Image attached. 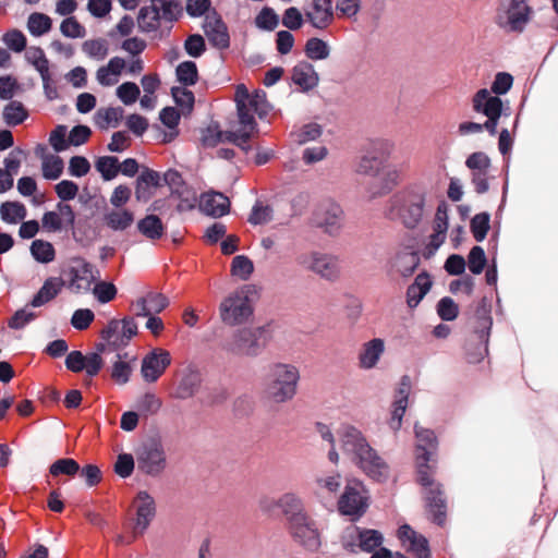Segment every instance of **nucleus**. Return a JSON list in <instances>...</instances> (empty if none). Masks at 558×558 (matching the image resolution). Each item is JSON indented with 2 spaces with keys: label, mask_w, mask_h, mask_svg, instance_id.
I'll list each match as a JSON object with an SVG mask.
<instances>
[{
  "label": "nucleus",
  "mask_w": 558,
  "mask_h": 558,
  "mask_svg": "<svg viewBox=\"0 0 558 558\" xmlns=\"http://www.w3.org/2000/svg\"><path fill=\"white\" fill-rule=\"evenodd\" d=\"M319 436L329 445L328 460L337 465L340 456L339 448L364 474L368 477L380 481L383 476L384 462L380 454L369 445L365 436L352 425H341L332 433L329 426L318 424Z\"/></svg>",
  "instance_id": "1"
},
{
  "label": "nucleus",
  "mask_w": 558,
  "mask_h": 558,
  "mask_svg": "<svg viewBox=\"0 0 558 558\" xmlns=\"http://www.w3.org/2000/svg\"><path fill=\"white\" fill-rule=\"evenodd\" d=\"M300 380L296 366L286 363L274 364L268 372L264 395L272 403H286L294 398Z\"/></svg>",
  "instance_id": "2"
},
{
  "label": "nucleus",
  "mask_w": 558,
  "mask_h": 558,
  "mask_svg": "<svg viewBox=\"0 0 558 558\" xmlns=\"http://www.w3.org/2000/svg\"><path fill=\"white\" fill-rule=\"evenodd\" d=\"M253 289L243 286L229 293L219 304V317L225 325L239 326L247 323L254 314Z\"/></svg>",
  "instance_id": "3"
},
{
  "label": "nucleus",
  "mask_w": 558,
  "mask_h": 558,
  "mask_svg": "<svg viewBox=\"0 0 558 558\" xmlns=\"http://www.w3.org/2000/svg\"><path fill=\"white\" fill-rule=\"evenodd\" d=\"M234 101L236 104L239 121L242 125L241 132H250L251 136L255 129L253 113L262 117L268 112L269 106L266 95L263 90L250 93L244 84H239L235 87Z\"/></svg>",
  "instance_id": "4"
},
{
  "label": "nucleus",
  "mask_w": 558,
  "mask_h": 558,
  "mask_svg": "<svg viewBox=\"0 0 558 558\" xmlns=\"http://www.w3.org/2000/svg\"><path fill=\"white\" fill-rule=\"evenodd\" d=\"M531 13L526 0H499L496 24L507 33H522Z\"/></svg>",
  "instance_id": "5"
},
{
  "label": "nucleus",
  "mask_w": 558,
  "mask_h": 558,
  "mask_svg": "<svg viewBox=\"0 0 558 558\" xmlns=\"http://www.w3.org/2000/svg\"><path fill=\"white\" fill-rule=\"evenodd\" d=\"M476 317L478 326L464 343L465 359L471 364L480 363L488 352V338L493 325L489 312L477 308Z\"/></svg>",
  "instance_id": "6"
},
{
  "label": "nucleus",
  "mask_w": 558,
  "mask_h": 558,
  "mask_svg": "<svg viewBox=\"0 0 558 558\" xmlns=\"http://www.w3.org/2000/svg\"><path fill=\"white\" fill-rule=\"evenodd\" d=\"M298 263L305 270L311 271L327 281H337L341 276V266L338 256L319 251L301 254Z\"/></svg>",
  "instance_id": "7"
},
{
  "label": "nucleus",
  "mask_w": 558,
  "mask_h": 558,
  "mask_svg": "<svg viewBox=\"0 0 558 558\" xmlns=\"http://www.w3.org/2000/svg\"><path fill=\"white\" fill-rule=\"evenodd\" d=\"M424 195L414 192H402L393 197L391 211L401 219L402 223L414 229L424 215Z\"/></svg>",
  "instance_id": "8"
},
{
  "label": "nucleus",
  "mask_w": 558,
  "mask_h": 558,
  "mask_svg": "<svg viewBox=\"0 0 558 558\" xmlns=\"http://www.w3.org/2000/svg\"><path fill=\"white\" fill-rule=\"evenodd\" d=\"M369 497L362 483L349 482L337 501L338 511L352 520L361 518L367 510Z\"/></svg>",
  "instance_id": "9"
},
{
  "label": "nucleus",
  "mask_w": 558,
  "mask_h": 558,
  "mask_svg": "<svg viewBox=\"0 0 558 558\" xmlns=\"http://www.w3.org/2000/svg\"><path fill=\"white\" fill-rule=\"evenodd\" d=\"M343 221V210L330 201L319 203L311 216V222L314 227L332 236L341 232Z\"/></svg>",
  "instance_id": "10"
},
{
  "label": "nucleus",
  "mask_w": 558,
  "mask_h": 558,
  "mask_svg": "<svg viewBox=\"0 0 558 558\" xmlns=\"http://www.w3.org/2000/svg\"><path fill=\"white\" fill-rule=\"evenodd\" d=\"M167 466L166 452L161 444L151 441L137 453V468L147 475L156 476Z\"/></svg>",
  "instance_id": "11"
},
{
  "label": "nucleus",
  "mask_w": 558,
  "mask_h": 558,
  "mask_svg": "<svg viewBox=\"0 0 558 558\" xmlns=\"http://www.w3.org/2000/svg\"><path fill=\"white\" fill-rule=\"evenodd\" d=\"M171 355L165 349H154L147 353L141 364V375L145 383H156L171 364Z\"/></svg>",
  "instance_id": "12"
},
{
  "label": "nucleus",
  "mask_w": 558,
  "mask_h": 558,
  "mask_svg": "<svg viewBox=\"0 0 558 558\" xmlns=\"http://www.w3.org/2000/svg\"><path fill=\"white\" fill-rule=\"evenodd\" d=\"M289 529L294 539L305 548L316 550L320 546L319 532L308 514L290 522Z\"/></svg>",
  "instance_id": "13"
},
{
  "label": "nucleus",
  "mask_w": 558,
  "mask_h": 558,
  "mask_svg": "<svg viewBox=\"0 0 558 558\" xmlns=\"http://www.w3.org/2000/svg\"><path fill=\"white\" fill-rule=\"evenodd\" d=\"M424 499L428 519L439 526L447 520V500L440 483L424 488Z\"/></svg>",
  "instance_id": "14"
},
{
  "label": "nucleus",
  "mask_w": 558,
  "mask_h": 558,
  "mask_svg": "<svg viewBox=\"0 0 558 558\" xmlns=\"http://www.w3.org/2000/svg\"><path fill=\"white\" fill-rule=\"evenodd\" d=\"M341 487V474L339 472L319 473L315 475L311 492L320 502H329L335 499Z\"/></svg>",
  "instance_id": "15"
},
{
  "label": "nucleus",
  "mask_w": 558,
  "mask_h": 558,
  "mask_svg": "<svg viewBox=\"0 0 558 558\" xmlns=\"http://www.w3.org/2000/svg\"><path fill=\"white\" fill-rule=\"evenodd\" d=\"M75 222V213L73 208L65 203H58L54 210L43 215L41 226L47 232H58L64 227H73Z\"/></svg>",
  "instance_id": "16"
},
{
  "label": "nucleus",
  "mask_w": 558,
  "mask_h": 558,
  "mask_svg": "<svg viewBox=\"0 0 558 558\" xmlns=\"http://www.w3.org/2000/svg\"><path fill=\"white\" fill-rule=\"evenodd\" d=\"M397 537L401 545L408 551H411L415 558H430L427 538L416 533L410 525H401L397 531Z\"/></svg>",
  "instance_id": "17"
},
{
  "label": "nucleus",
  "mask_w": 558,
  "mask_h": 558,
  "mask_svg": "<svg viewBox=\"0 0 558 558\" xmlns=\"http://www.w3.org/2000/svg\"><path fill=\"white\" fill-rule=\"evenodd\" d=\"M202 377L198 371L185 368L173 381L171 397L178 400L192 398L199 389Z\"/></svg>",
  "instance_id": "18"
},
{
  "label": "nucleus",
  "mask_w": 558,
  "mask_h": 558,
  "mask_svg": "<svg viewBox=\"0 0 558 558\" xmlns=\"http://www.w3.org/2000/svg\"><path fill=\"white\" fill-rule=\"evenodd\" d=\"M136 518L134 521L135 535H142L155 517L156 506L154 498L146 492H140L134 499Z\"/></svg>",
  "instance_id": "19"
},
{
  "label": "nucleus",
  "mask_w": 558,
  "mask_h": 558,
  "mask_svg": "<svg viewBox=\"0 0 558 558\" xmlns=\"http://www.w3.org/2000/svg\"><path fill=\"white\" fill-rule=\"evenodd\" d=\"M250 140V132H222L216 125L208 126L202 135V142L206 146H215L222 142H232L243 149H247L245 146Z\"/></svg>",
  "instance_id": "20"
},
{
  "label": "nucleus",
  "mask_w": 558,
  "mask_h": 558,
  "mask_svg": "<svg viewBox=\"0 0 558 558\" xmlns=\"http://www.w3.org/2000/svg\"><path fill=\"white\" fill-rule=\"evenodd\" d=\"M69 288L74 292L89 290L94 280L92 266L83 259H75L69 268Z\"/></svg>",
  "instance_id": "21"
},
{
  "label": "nucleus",
  "mask_w": 558,
  "mask_h": 558,
  "mask_svg": "<svg viewBox=\"0 0 558 558\" xmlns=\"http://www.w3.org/2000/svg\"><path fill=\"white\" fill-rule=\"evenodd\" d=\"M411 391V379L408 375L402 376L399 387L396 391L393 410L389 426L393 430H398L401 427L402 417L408 407V399Z\"/></svg>",
  "instance_id": "22"
},
{
  "label": "nucleus",
  "mask_w": 558,
  "mask_h": 558,
  "mask_svg": "<svg viewBox=\"0 0 558 558\" xmlns=\"http://www.w3.org/2000/svg\"><path fill=\"white\" fill-rule=\"evenodd\" d=\"M168 304L169 301L163 294L150 291L133 302L132 307L136 316H148L159 314Z\"/></svg>",
  "instance_id": "23"
},
{
  "label": "nucleus",
  "mask_w": 558,
  "mask_h": 558,
  "mask_svg": "<svg viewBox=\"0 0 558 558\" xmlns=\"http://www.w3.org/2000/svg\"><path fill=\"white\" fill-rule=\"evenodd\" d=\"M305 17L315 28H327L333 21L331 0H313Z\"/></svg>",
  "instance_id": "24"
},
{
  "label": "nucleus",
  "mask_w": 558,
  "mask_h": 558,
  "mask_svg": "<svg viewBox=\"0 0 558 558\" xmlns=\"http://www.w3.org/2000/svg\"><path fill=\"white\" fill-rule=\"evenodd\" d=\"M126 69V61L120 57L111 58L105 65L96 71V81L104 87H111L119 83L123 71Z\"/></svg>",
  "instance_id": "25"
},
{
  "label": "nucleus",
  "mask_w": 558,
  "mask_h": 558,
  "mask_svg": "<svg viewBox=\"0 0 558 558\" xmlns=\"http://www.w3.org/2000/svg\"><path fill=\"white\" fill-rule=\"evenodd\" d=\"M204 32L210 44L223 49L229 46V34L227 26L216 14H208L204 22Z\"/></svg>",
  "instance_id": "26"
},
{
  "label": "nucleus",
  "mask_w": 558,
  "mask_h": 558,
  "mask_svg": "<svg viewBox=\"0 0 558 558\" xmlns=\"http://www.w3.org/2000/svg\"><path fill=\"white\" fill-rule=\"evenodd\" d=\"M473 110L486 117L502 112V101L498 96H492L486 88L475 93L472 99Z\"/></svg>",
  "instance_id": "27"
},
{
  "label": "nucleus",
  "mask_w": 558,
  "mask_h": 558,
  "mask_svg": "<svg viewBox=\"0 0 558 558\" xmlns=\"http://www.w3.org/2000/svg\"><path fill=\"white\" fill-rule=\"evenodd\" d=\"M258 329H242L229 344V350L235 354L252 355L257 350Z\"/></svg>",
  "instance_id": "28"
},
{
  "label": "nucleus",
  "mask_w": 558,
  "mask_h": 558,
  "mask_svg": "<svg viewBox=\"0 0 558 558\" xmlns=\"http://www.w3.org/2000/svg\"><path fill=\"white\" fill-rule=\"evenodd\" d=\"M199 206L207 215L221 217L229 211L230 202L221 193L207 192L201 196Z\"/></svg>",
  "instance_id": "29"
},
{
  "label": "nucleus",
  "mask_w": 558,
  "mask_h": 558,
  "mask_svg": "<svg viewBox=\"0 0 558 558\" xmlns=\"http://www.w3.org/2000/svg\"><path fill=\"white\" fill-rule=\"evenodd\" d=\"M432 280L428 272L418 274L414 282L407 289V304L410 308L416 307L432 288Z\"/></svg>",
  "instance_id": "30"
},
{
  "label": "nucleus",
  "mask_w": 558,
  "mask_h": 558,
  "mask_svg": "<svg viewBox=\"0 0 558 558\" xmlns=\"http://www.w3.org/2000/svg\"><path fill=\"white\" fill-rule=\"evenodd\" d=\"M414 432L417 440L416 456L437 457L438 440L434 430L415 424Z\"/></svg>",
  "instance_id": "31"
},
{
  "label": "nucleus",
  "mask_w": 558,
  "mask_h": 558,
  "mask_svg": "<svg viewBox=\"0 0 558 558\" xmlns=\"http://www.w3.org/2000/svg\"><path fill=\"white\" fill-rule=\"evenodd\" d=\"M292 82L302 90H308L318 84V74L308 62H300L292 70Z\"/></svg>",
  "instance_id": "32"
},
{
  "label": "nucleus",
  "mask_w": 558,
  "mask_h": 558,
  "mask_svg": "<svg viewBox=\"0 0 558 558\" xmlns=\"http://www.w3.org/2000/svg\"><path fill=\"white\" fill-rule=\"evenodd\" d=\"M159 183L160 177L158 172L150 169L142 171L135 185L136 199L138 202H147L153 195L151 189L157 187Z\"/></svg>",
  "instance_id": "33"
},
{
  "label": "nucleus",
  "mask_w": 558,
  "mask_h": 558,
  "mask_svg": "<svg viewBox=\"0 0 558 558\" xmlns=\"http://www.w3.org/2000/svg\"><path fill=\"white\" fill-rule=\"evenodd\" d=\"M384 351V342L381 339H373L365 342L359 353V365L363 369L373 368L379 361Z\"/></svg>",
  "instance_id": "34"
},
{
  "label": "nucleus",
  "mask_w": 558,
  "mask_h": 558,
  "mask_svg": "<svg viewBox=\"0 0 558 558\" xmlns=\"http://www.w3.org/2000/svg\"><path fill=\"white\" fill-rule=\"evenodd\" d=\"M437 457L416 456L417 483L424 488L438 484L434 480L437 468Z\"/></svg>",
  "instance_id": "35"
},
{
  "label": "nucleus",
  "mask_w": 558,
  "mask_h": 558,
  "mask_svg": "<svg viewBox=\"0 0 558 558\" xmlns=\"http://www.w3.org/2000/svg\"><path fill=\"white\" fill-rule=\"evenodd\" d=\"M278 507L287 517L288 523L294 521L299 517L307 514L304 509L303 501L300 496L294 493H286L278 499Z\"/></svg>",
  "instance_id": "36"
},
{
  "label": "nucleus",
  "mask_w": 558,
  "mask_h": 558,
  "mask_svg": "<svg viewBox=\"0 0 558 558\" xmlns=\"http://www.w3.org/2000/svg\"><path fill=\"white\" fill-rule=\"evenodd\" d=\"M104 222L113 231H123L133 225L134 214L126 208H113L104 215Z\"/></svg>",
  "instance_id": "37"
},
{
  "label": "nucleus",
  "mask_w": 558,
  "mask_h": 558,
  "mask_svg": "<svg viewBox=\"0 0 558 558\" xmlns=\"http://www.w3.org/2000/svg\"><path fill=\"white\" fill-rule=\"evenodd\" d=\"M381 144L378 142L377 147H369L361 158L357 171L362 174L375 177L381 169Z\"/></svg>",
  "instance_id": "38"
},
{
  "label": "nucleus",
  "mask_w": 558,
  "mask_h": 558,
  "mask_svg": "<svg viewBox=\"0 0 558 558\" xmlns=\"http://www.w3.org/2000/svg\"><path fill=\"white\" fill-rule=\"evenodd\" d=\"M383 535L377 530H363L359 533V546L362 550L372 553L371 558H384V549L380 548Z\"/></svg>",
  "instance_id": "39"
},
{
  "label": "nucleus",
  "mask_w": 558,
  "mask_h": 558,
  "mask_svg": "<svg viewBox=\"0 0 558 558\" xmlns=\"http://www.w3.org/2000/svg\"><path fill=\"white\" fill-rule=\"evenodd\" d=\"M63 280L60 278H49L45 281L40 290L32 300V305L38 307L52 300L62 289Z\"/></svg>",
  "instance_id": "40"
},
{
  "label": "nucleus",
  "mask_w": 558,
  "mask_h": 558,
  "mask_svg": "<svg viewBox=\"0 0 558 558\" xmlns=\"http://www.w3.org/2000/svg\"><path fill=\"white\" fill-rule=\"evenodd\" d=\"M138 231L149 240H158L163 235V225L156 215H148L137 222Z\"/></svg>",
  "instance_id": "41"
},
{
  "label": "nucleus",
  "mask_w": 558,
  "mask_h": 558,
  "mask_svg": "<svg viewBox=\"0 0 558 558\" xmlns=\"http://www.w3.org/2000/svg\"><path fill=\"white\" fill-rule=\"evenodd\" d=\"M64 169V162L61 157L53 154L41 156V172L47 180H57L61 177Z\"/></svg>",
  "instance_id": "42"
},
{
  "label": "nucleus",
  "mask_w": 558,
  "mask_h": 558,
  "mask_svg": "<svg viewBox=\"0 0 558 558\" xmlns=\"http://www.w3.org/2000/svg\"><path fill=\"white\" fill-rule=\"evenodd\" d=\"M160 19L153 5L143 7L137 16L138 28L144 33L154 32L160 26Z\"/></svg>",
  "instance_id": "43"
},
{
  "label": "nucleus",
  "mask_w": 558,
  "mask_h": 558,
  "mask_svg": "<svg viewBox=\"0 0 558 558\" xmlns=\"http://www.w3.org/2000/svg\"><path fill=\"white\" fill-rule=\"evenodd\" d=\"M26 207L19 202H5L0 206L1 219L8 223H17L26 217Z\"/></svg>",
  "instance_id": "44"
},
{
  "label": "nucleus",
  "mask_w": 558,
  "mask_h": 558,
  "mask_svg": "<svg viewBox=\"0 0 558 558\" xmlns=\"http://www.w3.org/2000/svg\"><path fill=\"white\" fill-rule=\"evenodd\" d=\"M52 27L51 19L39 12L32 13L27 20V29L33 36L39 37L48 33Z\"/></svg>",
  "instance_id": "45"
},
{
  "label": "nucleus",
  "mask_w": 558,
  "mask_h": 558,
  "mask_svg": "<svg viewBox=\"0 0 558 558\" xmlns=\"http://www.w3.org/2000/svg\"><path fill=\"white\" fill-rule=\"evenodd\" d=\"M80 464L74 459L70 458L58 459L49 466V473L53 477H58L60 475L73 477L80 472Z\"/></svg>",
  "instance_id": "46"
},
{
  "label": "nucleus",
  "mask_w": 558,
  "mask_h": 558,
  "mask_svg": "<svg viewBox=\"0 0 558 558\" xmlns=\"http://www.w3.org/2000/svg\"><path fill=\"white\" fill-rule=\"evenodd\" d=\"M471 232L477 242L484 241L490 229V215L486 211L476 214L470 222Z\"/></svg>",
  "instance_id": "47"
},
{
  "label": "nucleus",
  "mask_w": 558,
  "mask_h": 558,
  "mask_svg": "<svg viewBox=\"0 0 558 558\" xmlns=\"http://www.w3.org/2000/svg\"><path fill=\"white\" fill-rule=\"evenodd\" d=\"M32 256L39 263H50L56 257V251L52 244L44 240H35L31 245Z\"/></svg>",
  "instance_id": "48"
},
{
  "label": "nucleus",
  "mask_w": 558,
  "mask_h": 558,
  "mask_svg": "<svg viewBox=\"0 0 558 558\" xmlns=\"http://www.w3.org/2000/svg\"><path fill=\"white\" fill-rule=\"evenodd\" d=\"M122 118V109L120 108H101L95 114V122L100 129L116 126Z\"/></svg>",
  "instance_id": "49"
},
{
  "label": "nucleus",
  "mask_w": 558,
  "mask_h": 558,
  "mask_svg": "<svg viewBox=\"0 0 558 558\" xmlns=\"http://www.w3.org/2000/svg\"><path fill=\"white\" fill-rule=\"evenodd\" d=\"M82 50L87 57L96 61L104 60L109 53L108 44L105 39L101 38L84 41L82 45Z\"/></svg>",
  "instance_id": "50"
},
{
  "label": "nucleus",
  "mask_w": 558,
  "mask_h": 558,
  "mask_svg": "<svg viewBox=\"0 0 558 558\" xmlns=\"http://www.w3.org/2000/svg\"><path fill=\"white\" fill-rule=\"evenodd\" d=\"M27 116V110L20 101H11L3 109V119L9 125H17L22 123Z\"/></svg>",
  "instance_id": "51"
},
{
  "label": "nucleus",
  "mask_w": 558,
  "mask_h": 558,
  "mask_svg": "<svg viewBox=\"0 0 558 558\" xmlns=\"http://www.w3.org/2000/svg\"><path fill=\"white\" fill-rule=\"evenodd\" d=\"M254 270L253 262L245 255L233 257L231 275L240 280H247Z\"/></svg>",
  "instance_id": "52"
},
{
  "label": "nucleus",
  "mask_w": 558,
  "mask_h": 558,
  "mask_svg": "<svg viewBox=\"0 0 558 558\" xmlns=\"http://www.w3.org/2000/svg\"><path fill=\"white\" fill-rule=\"evenodd\" d=\"M95 167L106 181L114 179L119 173L118 158L112 156L99 157L95 162Z\"/></svg>",
  "instance_id": "53"
},
{
  "label": "nucleus",
  "mask_w": 558,
  "mask_h": 558,
  "mask_svg": "<svg viewBox=\"0 0 558 558\" xmlns=\"http://www.w3.org/2000/svg\"><path fill=\"white\" fill-rule=\"evenodd\" d=\"M160 120L170 130L168 133H165L162 141L165 143L171 142L178 134L175 129L180 120V114L174 108L168 107L160 112Z\"/></svg>",
  "instance_id": "54"
},
{
  "label": "nucleus",
  "mask_w": 558,
  "mask_h": 558,
  "mask_svg": "<svg viewBox=\"0 0 558 558\" xmlns=\"http://www.w3.org/2000/svg\"><path fill=\"white\" fill-rule=\"evenodd\" d=\"M177 77L184 85H194L198 80V71L195 62L184 61L177 66Z\"/></svg>",
  "instance_id": "55"
},
{
  "label": "nucleus",
  "mask_w": 558,
  "mask_h": 558,
  "mask_svg": "<svg viewBox=\"0 0 558 558\" xmlns=\"http://www.w3.org/2000/svg\"><path fill=\"white\" fill-rule=\"evenodd\" d=\"M305 53L312 60H323L328 58L329 47L319 38H311L306 41Z\"/></svg>",
  "instance_id": "56"
},
{
  "label": "nucleus",
  "mask_w": 558,
  "mask_h": 558,
  "mask_svg": "<svg viewBox=\"0 0 558 558\" xmlns=\"http://www.w3.org/2000/svg\"><path fill=\"white\" fill-rule=\"evenodd\" d=\"M279 24V17L271 8H263L255 17V25L263 31H274Z\"/></svg>",
  "instance_id": "57"
},
{
  "label": "nucleus",
  "mask_w": 558,
  "mask_h": 558,
  "mask_svg": "<svg viewBox=\"0 0 558 558\" xmlns=\"http://www.w3.org/2000/svg\"><path fill=\"white\" fill-rule=\"evenodd\" d=\"M140 94V87L133 82L122 83L116 89L117 97L126 106L134 104Z\"/></svg>",
  "instance_id": "58"
},
{
  "label": "nucleus",
  "mask_w": 558,
  "mask_h": 558,
  "mask_svg": "<svg viewBox=\"0 0 558 558\" xmlns=\"http://www.w3.org/2000/svg\"><path fill=\"white\" fill-rule=\"evenodd\" d=\"M437 314L442 320H454L459 315V306L451 298L444 296L437 303Z\"/></svg>",
  "instance_id": "59"
},
{
  "label": "nucleus",
  "mask_w": 558,
  "mask_h": 558,
  "mask_svg": "<svg viewBox=\"0 0 558 558\" xmlns=\"http://www.w3.org/2000/svg\"><path fill=\"white\" fill-rule=\"evenodd\" d=\"M487 259L483 247L473 246L468 256L469 269L474 275H480L486 266Z\"/></svg>",
  "instance_id": "60"
},
{
  "label": "nucleus",
  "mask_w": 558,
  "mask_h": 558,
  "mask_svg": "<svg viewBox=\"0 0 558 558\" xmlns=\"http://www.w3.org/2000/svg\"><path fill=\"white\" fill-rule=\"evenodd\" d=\"M153 5L158 14L167 20L174 19L180 13V5L177 0H151Z\"/></svg>",
  "instance_id": "61"
},
{
  "label": "nucleus",
  "mask_w": 558,
  "mask_h": 558,
  "mask_svg": "<svg viewBox=\"0 0 558 558\" xmlns=\"http://www.w3.org/2000/svg\"><path fill=\"white\" fill-rule=\"evenodd\" d=\"M60 31L69 38H82L86 34L85 27L73 16L62 21Z\"/></svg>",
  "instance_id": "62"
},
{
  "label": "nucleus",
  "mask_w": 558,
  "mask_h": 558,
  "mask_svg": "<svg viewBox=\"0 0 558 558\" xmlns=\"http://www.w3.org/2000/svg\"><path fill=\"white\" fill-rule=\"evenodd\" d=\"M57 196L63 202L74 199L78 194V185L71 180H62L54 186Z\"/></svg>",
  "instance_id": "63"
},
{
  "label": "nucleus",
  "mask_w": 558,
  "mask_h": 558,
  "mask_svg": "<svg viewBox=\"0 0 558 558\" xmlns=\"http://www.w3.org/2000/svg\"><path fill=\"white\" fill-rule=\"evenodd\" d=\"M172 96L178 106L182 108L183 111L190 112L194 106V95L191 90L185 87H173Z\"/></svg>",
  "instance_id": "64"
}]
</instances>
